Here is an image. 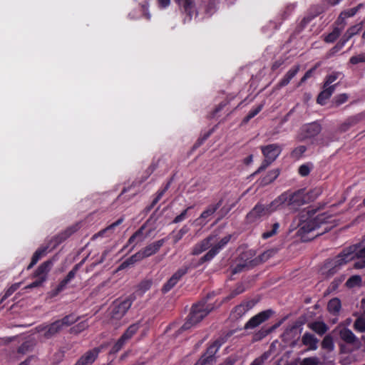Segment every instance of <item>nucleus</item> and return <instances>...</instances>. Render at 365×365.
<instances>
[{"mask_svg":"<svg viewBox=\"0 0 365 365\" xmlns=\"http://www.w3.org/2000/svg\"><path fill=\"white\" fill-rule=\"evenodd\" d=\"M210 296V294H207L205 298L192 305L188 319L181 327L182 330L189 329L192 326L198 324L212 310V307L206 305L207 299Z\"/></svg>","mask_w":365,"mask_h":365,"instance_id":"nucleus-1","label":"nucleus"},{"mask_svg":"<svg viewBox=\"0 0 365 365\" xmlns=\"http://www.w3.org/2000/svg\"><path fill=\"white\" fill-rule=\"evenodd\" d=\"M277 207L287 203L291 209H297L306 203V194L304 189H299L294 192H284L274 200Z\"/></svg>","mask_w":365,"mask_h":365,"instance_id":"nucleus-2","label":"nucleus"},{"mask_svg":"<svg viewBox=\"0 0 365 365\" xmlns=\"http://www.w3.org/2000/svg\"><path fill=\"white\" fill-rule=\"evenodd\" d=\"M342 76L341 72L333 71L325 76L322 90L318 94L317 103L319 105H325L327 101L332 96L335 91L339 83H334L340 76Z\"/></svg>","mask_w":365,"mask_h":365,"instance_id":"nucleus-3","label":"nucleus"},{"mask_svg":"<svg viewBox=\"0 0 365 365\" xmlns=\"http://www.w3.org/2000/svg\"><path fill=\"white\" fill-rule=\"evenodd\" d=\"M261 150L263 155L264 156V160H263L258 170L255 173V174L259 173L264 170L268 165L274 162L276 158L281 154L282 148L278 144H269L265 146H262Z\"/></svg>","mask_w":365,"mask_h":365,"instance_id":"nucleus-4","label":"nucleus"},{"mask_svg":"<svg viewBox=\"0 0 365 365\" xmlns=\"http://www.w3.org/2000/svg\"><path fill=\"white\" fill-rule=\"evenodd\" d=\"M277 207V203H274V200L267 205H264L259 202L247 215V221L250 223L255 222L262 217L269 215L276 210Z\"/></svg>","mask_w":365,"mask_h":365,"instance_id":"nucleus-5","label":"nucleus"},{"mask_svg":"<svg viewBox=\"0 0 365 365\" xmlns=\"http://www.w3.org/2000/svg\"><path fill=\"white\" fill-rule=\"evenodd\" d=\"M322 131V125L317 121L303 125L298 133L299 141H304L318 135Z\"/></svg>","mask_w":365,"mask_h":365,"instance_id":"nucleus-6","label":"nucleus"},{"mask_svg":"<svg viewBox=\"0 0 365 365\" xmlns=\"http://www.w3.org/2000/svg\"><path fill=\"white\" fill-rule=\"evenodd\" d=\"M354 250V247H348L344 248L338 255L334 259H328L324 262V267H330L333 265L339 269L342 265L346 264L349 262L353 260V257H351Z\"/></svg>","mask_w":365,"mask_h":365,"instance_id":"nucleus-7","label":"nucleus"},{"mask_svg":"<svg viewBox=\"0 0 365 365\" xmlns=\"http://www.w3.org/2000/svg\"><path fill=\"white\" fill-rule=\"evenodd\" d=\"M52 264V260L49 259L43 262L40 266H38L33 274L34 277H38V279L27 285L26 288L32 289L41 286L43 282L46 279L47 274L50 271Z\"/></svg>","mask_w":365,"mask_h":365,"instance_id":"nucleus-8","label":"nucleus"},{"mask_svg":"<svg viewBox=\"0 0 365 365\" xmlns=\"http://www.w3.org/2000/svg\"><path fill=\"white\" fill-rule=\"evenodd\" d=\"M221 344L220 340H215L207 347L205 353L201 356L195 365H207L212 364L215 359V355Z\"/></svg>","mask_w":365,"mask_h":365,"instance_id":"nucleus-9","label":"nucleus"},{"mask_svg":"<svg viewBox=\"0 0 365 365\" xmlns=\"http://www.w3.org/2000/svg\"><path fill=\"white\" fill-rule=\"evenodd\" d=\"M222 199L220 200L217 203L210 205L200 215V216L195 220V224L196 226H204L211 220L215 212L221 207L222 204Z\"/></svg>","mask_w":365,"mask_h":365,"instance_id":"nucleus-10","label":"nucleus"},{"mask_svg":"<svg viewBox=\"0 0 365 365\" xmlns=\"http://www.w3.org/2000/svg\"><path fill=\"white\" fill-rule=\"evenodd\" d=\"M273 312L271 309H267L266 311H263L258 314L255 315L252 318H251L245 325V329H254L259 326L262 322L267 320Z\"/></svg>","mask_w":365,"mask_h":365,"instance_id":"nucleus-11","label":"nucleus"},{"mask_svg":"<svg viewBox=\"0 0 365 365\" xmlns=\"http://www.w3.org/2000/svg\"><path fill=\"white\" fill-rule=\"evenodd\" d=\"M314 212L311 211H302L298 215V225L296 228H317L318 225L311 220Z\"/></svg>","mask_w":365,"mask_h":365,"instance_id":"nucleus-12","label":"nucleus"},{"mask_svg":"<svg viewBox=\"0 0 365 365\" xmlns=\"http://www.w3.org/2000/svg\"><path fill=\"white\" fill-rule=\"evenodd\" d=\"M365 119V112H361L348 117L339 128L340 132H346Z\"/></svg>","mask_w":365,"mask_h":365,"instance_id":"nucleus-13","label":"nucleus"},{"mask_svg":"<svg viewBox=\"0 0 365 365\" xmlns=\"http://www.w3.org/2000/svg\"><path fill=\"white\" fill-rule=\"evenodd\" d=\"M340 338L346 344L355 346V349H360L362 346L361 341L355 336L354 333L347 328H343L339 331Z\"/></svg>","mask_w":365,"mask_h":365,"instance_id":"nucleus-14","label":"nucleus"},{"mask_svg":"<svg viewBox=\"0 0 365 365\" xmlns=\"http://www.w3.org/2000/svg\"><path fill=\"white\" fill-rule=\"evenodd\" d=\"M131 306V301L126 299L120 304L115 305L111 312V317L115 319H121Z\"/></svg>","mask_w":365,"mask_h":365,"instance_id":"nucleus-15","label":"nucleus"},{"mask_svg":"<svg viewBox=\"0 0 365 365\" xmlns=\"http://www.w3.org/2000/svg\"><path fill=\"white\" fill-rule=\"evenodd\" d=\"M278 252L277 248H272L268 250L264 251L263 253L259 255L258 257L250 261V264L251 267H255L267 260H268L270 257H273Z\"/></svg>","mask_w":365,"mask_h":365,"instance_id":"nucleus-16","label":"nucleus"},{"mask_svg":"<svg viewBox=\"0 0 365 365\" xmlns=\"http://www.w3.org/2000/svg\"><path fill=\"white\" fill-rule=\"evenodd\" d=\"M187 269H180L178 270L165 283L162 288V292L166 293L169 292L178 282V281L186 274Z\"/></svg>","mask_w":365,"mask_h":365,"instance_id":"nucleus-17","label":"nucleus"},{"mask_svg":"<svg viewBox=\"0 0 365 365\" xmlns=\"http://www.w3.org/2000/svg\"><path fill=\"white\" fill-rule=\"evenodd\" d=\"M184 13L191 19L195 11V0H175Z\"/></svg>","mask_w":365,"mask_h":365,"instance_id":"nucleus-18","label":"nucleus"},{"mask_svg":"<svg viewBox=\"0 0 365 365\" xmlns=\"http://www.w3.org/2000/svg\"><path fill=\"white\" fill-rule=\"evenodd\" d=\"M302 343L307 347V350H316L319 339L309 332H306L302 337Z\"/></svg>","mask_w":365,"mask_h":365,"instance_id":"nucleus-19","label":"nucleus"},{"mask_svg":"<svg viewBox=\"0 0 365 365\" xmlns=\"http://www.w3.org/2000/svg\"><path fill=\"white\" fill-rule=\"evenodd\" d=\"M314 315V312H309L308 314H304L301 315L294 323V324L289 329H287L284 332V334H289V332H292L294 330H297L303 324H306L310 318H312Z\"/></svg>","mask_w":365,"mask_h":365,"instance_id":"nucleus-20","label":"nucleus"},{"mask_svg":"<svg viewBox=\"0 0 365 365\" xmlns=\"http://www.w3.org/2000/svg\"><path fill=\"white\" fill-rule=\"evenodd\" d=\"M313 231L314 230H298L297 235L300 237L302 242H307L326 232L314 234Z\"/></svg>","mask_w":365,"mask_h":365,"instance_id":"nucleus-21","label":"nucleus"},{"mask_svg":"<svg viewBox=\"0 0 365 365\" xmlns=\"http://www.w3.org/2000/svg\"><path fill=\"white\" fill-rule=\"evenodd\" d=\"M172 180H170L166 182V184L164 185L163 187L160 188L156 193L155 197L152 200L150 205L147 207V210L148 211L151 210L160 200V199L163 197L164 194L166 192V191L169 189L171 185Z\"/></svg>","mask_w":365,"mask_h":365,"instance_id":"nucleus-22","label":"nucleus"},{"mask_svg":"<svg viewBox=\"0 0 365 365\" xmlns=\"http://www.w3.org/2000/svg\"><path fill=\"white\" fill-rule=\"evenodd\" d=\"M81 264H77L68 273L66 277L59 283L56 287V292L58 293L66 287V285L75 277Z\"/></svg>","mask_w":365,"mask_h":365,"instance_id":"nucleus-23","label":"nucleus"},{"mask_svg":"<svg viewBox=\"0 0 365 365\" xmlns=\"http://www.w3.org/2000/svg\"><path fill=\"white\" fill-rule=\"evenodd\" d=\"M164 243V240H160L156 241L149 245L146 246L143 250H142L145 257L151 256L152 255L156 253L159 249L163 246Z\"/></svg>","mask_w":365,"mask_h":365,"instance_id":"nucleus-24","label":"nucleus"},{"mask_svg":"<svg viewBox=\"0 0 365 365\" xmlns=\"http://www.w3.org/2000/svg\"><path fill=\"white\" fill-rule=\"evenodd\" d=\"M73 232H72L71 230H66L63 232H61L57 236L54 237L52 240H50L48 245L50 246L51 244L53 243V245L52 247V249L56 248L59 244L65 241L66 239H68Z\"/></svg>","mask_w":365,"mask_h":365,"instance_id":"nucleus-25","label":"nucleus"},{"mask_svg":"<svg viewBox=\"0 0 365 365\" xmlns=\"http://www.w3.org/2000/svg\"><path fill=\"white\" fill-rule=\"evenodd\" d=\"M364 28L363 22L361 21L354 26H350L343 35V38L348 41L354 36L359 34Z\"/></svg>","mask_w":365,"mask_h":365,"instance_id":"nucleus-26","label":"nucleus"},{"mask_svg":"<svg viewBox=\"0 0 365 365\" xmlns=\"http://www.w3.org/2000/svg\"><path fill=\"white\" fill-rule=\"evenodd\" d=\"M100 219V212L96 211L88 215L85 219L77 225L81 227L92 226Z\"/></svg>","mask_w":365,"mask_h":365,"instance_id":"nucleus-27","label":"nucleus"},{"mask_svg":"<svg viewBox=\"0 0 365 365\" xmlns=\"http://www.w3.org/2000/svg\"><path fill=\"white\" fill-rule=\"evenodd\" d=\"M327 10V6L321 1L319 4L312 5L307 12L314 19Z\"/></svg>","mask_w":365,"mask_h":365,"instance_id":"nucleus-28","label":"nucleus"},{"mask_svg":"<svg viewBox=\"0 0 365 365\" xmlns=\"http://www.w3.org/2000/svg\"><path fill=\"white\" fill-rule=\"evenodd\" d=\"M96 359V353L93 351H87L83 355L74 365H91Z\"/></svg>","mask_w":365,"mask_h":365,"instance_id":"nucleus-29","label":"nucleus"},{"mask_svg":"<svg viewBox=\"0 0 365 365\" xmlns=\"http://www.w3.org/2000/svg\"><path fill=\"white\" fill-rule=\"evenodd\" d=\"M308 327L320 336L324 334L329 329L328 326L324 322H314L309 323Z\"/></svg>","mask_w":365,"mask_h":365,"instance_id":"nucleus-30","label":"nucleus"},{"mask_svg":"<svg viewBox=\"0 0 365 365\" xmlns=\"http://www.w3.org/2000/svg\"><path fill=\"white\" fill-rule=\"evenodd\" d=\"M62 328L63 327L60 324V322L56 320L48 327L47 331L44 333V337L46 339L52 337L55 334L59 333Z\"/></svg>","mask_w":365,"mask_h":365,"instance_id":"nucleus-31","label":"nucleus"},{"mask_svg":"<svg viewBox=\"0 0 365 365\" xmlns=\"http://www.w3.org/2000/svg\"><path fill=\"white\" fill-rule=\"evenodd\" d=\"M341 307V301L337 297L330 299L327 304V310L334 315H337L339 313Z\"/></svg>","mask_w":365,"mask_h":365,"instance_id":"nucleus-32","label":"nucleus"},{"mask_svg":"<svg viewBox=\"0 0 365 365\" xmlns=\"http://www.w3.org/2000/svg\"><path fill=\"white\" fill-rule=\"evenodd\" d=\"M48 247H49V245L42 247L38 249L34 252V254L31 258V261L27 267L28 269H31L38 262V261L41 259V257L46 253V251Z\"/></svg>","mask_w":365,"mask_h":365,"instance_id":"nucleus-33","label":"nucleus"},{"mask_svg":"<svg viewBox=\"0 0 365 365\" xmlns=\"http://www.w3.org/2000/svg\"><path fill=\"white\" fill-rule=\"evenodd\" d=\"M279 175V171L278 169H274L269 170L267 174L262 178V184L263 185H268L272 182Z\"/></svg>","mask_w":365,"mask_h":365,"instance_id":"nucleus-34","label":"nucleus"},{"mask_svg":"<svg viewBox=\"0 0 365 365\" xmlns=\"http://www.w3.org/2000/svg\"><path fill=\"white\" fill-rule=\"evenodd\" d=\"M341 33V29L339 27H334L331 32L324 36V41L329 43H334L339 37Z\"/></svg>","mask_w":365,"mask_h":365,"instance_id":"nucleus-35","label":"nucleus"},{"mask_svg":"<svg viewBox=\"0 0 365 365\" xmlns=\"http://www.w3.org/2000/svg\"><path fill=\"white\" fill-rule=\"evenodd\" d=\"M346 42L347 41L343 37H341V39L336 43V44L327 52V57L331 58L336 55L343 48Z\"/></svg>","mask_w":365,"mask_h":365,"instance_id":"nucleus-36","label":"nucleus"},{"mask_svg":"<svg viewBox=\"0 0 365 365\" xmlns=\"http://www.w3.org/2000/svg\"><path fill=\"white\" fill-rule=\"evenodd\" d=\"M364 7V4H359L356 6L344 10L341 12V19L344 16L347 19L354 16L357 12Z\"/></svg>","mask_w":365,"mask_h":365,"instance_id":"nucleus-37","label":"nucleus"},{"mask_svg":"<svg viewBox=\"0 0 365 365\" xmlns=\"http://www.w3.org/2000/svg\"><path fill=\"white\" fill-rule=\"evenodd\" d=\"M246 288L245 284L242 282L238 283L236 286V288L232 290L230 294L224 299V302H228L229 300L235 298L240 294H242L245 291Z\"/></svg>","mask_w":365,"mask_h":365,"instance_id":"nucleus-38","label":"nucleus"},{"mask_svg":"<svg viewBox=\"0 0 365 365\" xmlns=\"http://www.w3.org/2000/svg\"><path fill=\"white\" fill-rule=\"evenodd\" d=\"M247 311L244 307V305L241 303L234 307L231 312V317L235 320L239 319L242 317Z\"/></svg>","mask_w":365,"mask_h":365,"instance_id":"nucleus-39","label":"nucleus"},{"mask_svg":"<svg viewBox=\"0 0 365 365\" xmlns=\"http://www.w3.org/2000/svg\"><path fill=\"white\" fill-rule=\"evenodd\" d=\"M139 329V322L131 324L126 331L123 334L121 337L125 341L130 339L138 330Z\"/></svg>","mask_w":365,"mask_h":365,"instance_id":"nucleus-40","label":"nucleus"},{"mask_svg":"<svg viewBox=\"0 0 365 365\" xmlns=\"http://www.w3.org/2000/svg\"><path fill=\"white\" fill-rule=\"evenodd\" d=\"M233 98L234 97L230 98L227 96L225 100L220 102L218 106H216L215 108L210 113V118H215L217 114L221 111L231 101L232 99H233Z\"/></svg>","mask_w":365,"mask_h":365,"instance_id":"nucleus-41","label":"nucleus"},{"mask_svg":"<svg viewBox=\"0 0 365 365\" xmlns=\"http://www.w3.org/2000/svg\"><path fill=\"white\" fill-rule=\"evenodd\" d=\"M350 247H354L352 255H351V257H353V259L355 258H361V259H365V247L359 249L360 244L353 245Z\"/></svg>","mask_w":365,"mask_h":365,"instance_id":"nucleus-42","label":"nucleus"},{"mask_svg":"<svg viewBox=\"0 0 365 365\" xmlns=\"http://www.w3.org/2000/svg\"><path fill=\"white\" fill-rule=\"evenodd\" d=\"M322 347L327 349L328 351H332L334 348L333 338L331 335L328 334L324 336L322 341Z\"/></svg>","mask_w":365,"mask_h":365,"instance_id":"nucleus-43","label":"nucleus"},{"mask_svg":"<svg viewBox=\"0 0 365 365\" xmlns=\"http://www.w3.org/2000/svg\"><path fill=\"white\" fill-rule=\"evenodd\" d=\"M354 328L360 332H365V316L364 314L359 317L354 323Z\"/></svg>","mask_w":365,"mask_h":365,"instance_id":"nucleus-44","label":"nucleus"},{"mask_svg":"<svg viewBox=\"0 0 365 365\" xmlns=\"http://www.w3.org/2000/svg\"><path fill=\"white\" fill-rule=\"evenodd\" d=\"M314 19L307 12L305 16L298 24L297 29L299 32L304 29Z\"/></svg>","mask_w":365,"mask_h":365,"instance_id":"nucleus-45","label":"nucleus"},{"mask_svg":"<svg viewBox=\"0 0 365 365\" xmlns=\"http://www.w3.org/2000/svg\"><path fill=\"white\" fill-rule=\"evenodd\" d=\"M361 284V277L359 275L351 276L346 282V286L352 288L356 286H360Z\"/></svg>","mask_w":365,"mask_h":365,"instance_id":"nucleus-46","label":"nucleus"},{"mask_svg":"<svg viewBox=\"0 0 365 365\" xmlns=\"http://www.w3.org/2000/svg\"><path fill=\"white\" fill-rule=\"evenodd\" d=\"M349 99V95L346 93H341L336 95L333 98V103L336 107L341 106V104L346 103Z\"/></svg>","mask_w":365,"mask_h":365,"instance_id":"nucleus-47","label":"nucleus"},{"mask_svg":"<svg viewBox=\"0 0 365 365\" xmlns=\"http://www.w3.org/2000/svg\"><path fill=\"white\" fill-rule=\"evenodd\" d=\"M78 318H76L73 314H68L65 316L63 319H59L60 324L62 327H68L77 322Z\"/></svg>","mask_w":365,"mask_h":365,"instance_id":"nucleus-48","label":"nucleus"},{"mask_svg":"<svg viewBox=\"0 0 365 365\" xmlns=\"http://www.w3.org/2000/svg\"><path fill=\"white\" fill-rule=\"evenodd\" d=\"M88 327L86 321L81 322L76 324V326L71 327L70 329V333L73 334H78L82 331L86 329Z\"/></svg>","mask_w":365,"mask_h":365,"instance_id":"nucleus-49","label":"nucleus"},{"mask_svg":"<svg viewBox=\"0 0 365 365\" xmlns=\"http://www.w3.org/2000/svg\"><path fill=\"white\" fill-rule=\"evenodd\" d=\"M217 249L214 247L211 248V250L207 252L203 257H202L199 260V264H203L207 261H210L211 259L214 257V256L217 253Z\"/></svg>","mask_w":365,"mask_h":365,"instance_id":"nucleus-50","label":"nucleus"},{"mask_svg":"<svg viewBox=\"0 0 365 365\" xmlns=\"http://www.w3.org/2000/svg\"><path fill=\"white\" fill-rule=\"evenodd\" d=\"M307 147L305 145H299L296 147L291 153L292 158L299 159L306 152Z\"/></svg>","mask_w":365,"mask_h":365,"instance_id":"nucleus-51","label":"nucleus"},{"mask_svg":"<svg viewBox=\"0 0 365 365\" xmlns=\"http://www.w3.org/2000/svg\"><path fill=\"white\" fill-rule=\"evenodd\" d=\"M20 283H15L12 284L6 292L4 295L2 297L0 301V305L3 303V302L7 299L9 296H11L19 287Z\"/></svg>","mask_w":365,"mask_h":365,"instance_id":"nucleus-52","label":"nucleus"},{"mask_svg":"<svg viewBox=\"0 0 365 365\" xmlns=\"http://www.w3.org/2000/svg\"><path fill=\"white\" fill-rule=\"evenodd\" d=\"M349 63L353 65H356L359 63H365V53L351 56L349 59Z\"/></svg>","mask_w":365,"mask_h":365,"instance_id":"nucleus-53","label":"nucleus"},{"mask_svg":"<svg viewBox=\"0 0 365 365\" xmlns=\"http://www.w3.org/2000/svg\"><path fill=\"white\" fill-rule=\"evenodd\" d=\"M125 341H126L120 336V338L113 346L112 349L109 351V354H114L117 353L119 350L121 349Z\"/></svg>","mask_w":365,"mask_h":365,"instance_id":"nucleus-54","label":"nucleus"},{"mask_svg":"<svg viewBox=\"0 0 365 365\" xmlns=\"http://www.w3.org/2000/svg\"><path fill=\"white\" fill-rule=\"evenodd\" d=\"M214 239V236H210L205 239L200 245V247L202 249V250L205 251L211 247L213 245V242L212 241H213Z\"/></svg>","mask_w":365,"mask_h":365,"instance_id":"nucleus-55","label":"nucleus"},{"mask_svg":"<svg viewBox=\"0 0 365 365\" xmlns=\"http://www.w3.org/2000/svg\"><path fill=\"white\" fill-rule=\"evenodd\" d=\"M33 345L30 341L24 342L17 349L19 354H24L31 350Z\"/></svg>","mask_w":365,"mask_h":365,"instance_id":"nucleus-56","label":"nucleus"},{"mask_svg":"<svg viewBox=\"0 0 365 365\" xmlns=\"http://www.w3.org/2000/svg\"><path fill=\"white\" fill-rule=\"evenodd\" d=\"M152 284V280L145 279L140 282L138 287L139 290L142 291L143 292H145V291L148 290L150 288Z\"/></svg>","mask_w":365,"mask_h":365,"instance_id":"nucleus-57","label":"nucleus"},{"mask_svg":"<svg viewBox=\"0 0 365 365\" xmlns=\"http://www.w3.org/2000/svg\"><path fill=\"white\" fill-rule=\"evenodd\" d=\"M192 207H188L187 208L185 209L180 215H177L174 220L173 222L178 223L180 222H182L185 220L187 217V212L189 210H190Z\"/></svg>","mask_w":365,"mask_h":365,"instance_id":"nucleus-58","label":"nucleus"},{"mask_svg":"<svg viewBox=\"0 0 365 365\" xmlns=\"http://www.w3.org/2000/svg\"><path fill=\"white\" fill-rule=\"evenodd\" d=\"M145 257L144 254L143 253V252L140 251V252L135 253V255H132L131 257H130L128 258V259L130 262V263L132 264H133L134 263H135L138 261H140L141 259H143Z\"/></svg>","mask_w":365,"mask_h":365,"instance_id":"nucleus-59","label":"nucleus"},{"mask_svg":"<svg viewBox=\"0 0 365 365\" xmlns=\"http://www.w3.org/2000/svg\"><path fill=\"white\" fill-rule=\"evenodd\" d=\"M319 363L317 357H308L302 360L301 365H318Z\"/></svg>","mask_w":365,"mask_h":365,"instance_id":"nucleus-60","label":"nucleus"},{"mask_svg":"<svg viewBox=\"0 0 365 365\" xmlns=\"http://www.w3.org/2000/svg\"><path fill=\"white\" fill-rule=\"evenodd\" d=\"M143 230H138L129 239L128 243L132 244L134 242L135 239H138V241H142L143 239Z\"/></svg>","mask_w":365,"mask_h":365,"instance_id":"nucleus-61","label":"nucleus"},{"mask_svg":"<svg viewBox=\"0 0 365 365\" xmlns=\"http://www.w3.org/2000/svg\"><path fill=\"white\" fill-rule=\"evenodd\" d=\"M323 268L327 269V271L326 272L323 273V274H324L327 278H329V277L333 276L339 269L337 267H334L333 265H331L330 267H324V265Z\"/></svg>","mask_w":365,"mask_h":365,"instance_id":"nucleus-62","label":"nucleus"},{"mask_svg":"<svg viewBox=\"0 0 365 365\" xmlns=\"http://www.w3.org/2000/svg\"><path fill=\"white\" fill-rule=\"evenodd\" d=\"M310 167L307 164H303L299 166L298 172L302 177L307 176L310 173Z\"/></svg>","mask_w":365,"mask_h":365,"instance_id":"nucleus-63","label":"nucleus"},{"mask_svg":"<svg viewBox=\"0 0 365 365\" xmlns=\"http://www.w3.org/2000/svg\"><path fill=\"white\" fill-rule=\"evenodd\" d=\"M359 349H355V346H352L351 347L346 345V344H341L340 345V354H350L356 350H358Z\"/></svg>","mask_w":365,"mask_h":365,"instance_id":"nucleus-64","label":"nucleus"}]
</instances>
